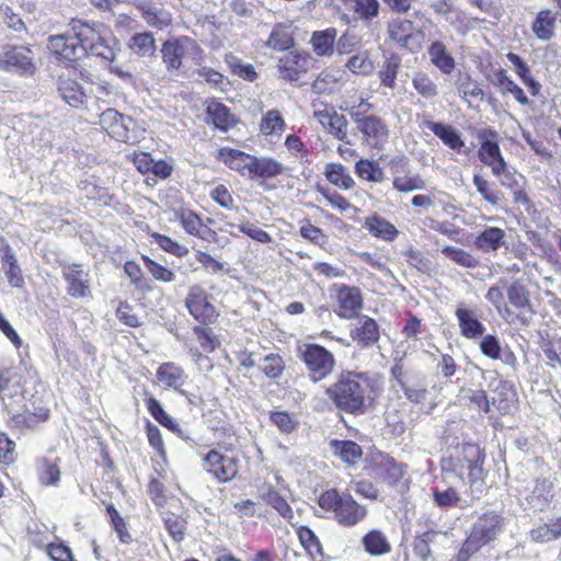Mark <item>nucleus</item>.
Wrapping results in <instances>:
<instances>
[{
    "label": "nucleus",
    "instance_id": "nucleus-1",
    "mask_svg": "<svg viewBox=\"0 0 561 561\" xmlns=\"http://www.w3.org/2000/svg\"><path fill=\"white\" fill-rule=\"evenodd\" d=\"M484 455L476 444H465L442 460L443 482L446 488H435L433 500L438 507H465L467 502L458 492V484H468L471 499H480L485 491Z\"/></svg>",
    "mask_w": 561,
    "mask_h": 561
},
{
    "label": "nucleus",
    "instance_id": "nucleus-2",
    "mask_svg": "<svg viewBox=\"0 0 561 561\" xmlns=\"http://www.w3.org/2000/svg\"><path fill=\"white\" fill-rule=\"evenodd\" d=\"M370 382L366 374L342 371L337 380L327 388L325 394L336 409L354 415L364 414L369 407Z\"/></svg>",
    "mask_w": 561,
    "mask_h": 561
},
{
    "label": "nucleus",
    "instance_id": "nucleus-3",
    "mask_svg": "<svg viewBox=\"0 0 561 561\" xmlns=\"http://www.w3.org/2000/svg\"><path fill=\"white\" fill-rule=\"evenodd\" d=\"M36 383V374L26 367H18L0 375V399L8 416L37 401Z\"/></svg>",
    "mask_w": 561,
    "mask_h": 561
},
{
    "label": "nucleus",
    "instance_id": "nucleus-4",
    "mask_svg": "<svg viewBox=\"0 0 561 561\" xmlns=\"http://www.w3.org/2000/svg\"><path fill=\"white\" fill-rule=\"evenodd\" d=\"M318 504L322 510L333 513L335 522L344 527L357 525L367 515L365 506L359 505L352 495L340 493L336 489L323 492Z\"/></svg>",
    "mask_w": 561,
    "mask_h": 561
},
{
    "label": "nucleus",
    "instance_id": "nucleus-5",
    "mask_svg": "<svg viewBox=\"0 0 561 561\" xmlns=\"http://www.w3.org/2000/svg\"><path fill=\"white\" fill-rule=\"evenodd\" d=\"M203 53L197 42L188 36L169 38L162 43L160 49L162 62L169 72L180 70L185 57L198 64L203 58Z\"/></svg>",
    "mask_w": 561,
    "mask_h": 561
},
{
    "label": "nucleus",
    "instance_id": "nucleus-6",
    "mask_svg": "<svg viewBox=\"0 0 561 561\" xmlns=\"http://www.w3.org/2000/svg\"><path fill=\"white\" fill-rule=\"evenodd\" d=\"M100 125L112 138L129 145L139 142L144 133L133 117L115 108H107L101 113Z\"/></svg>",
    "mask_w": 561,
    "mask_h": 561
},
{
    "label": "nucleus",
    "instance_id": "nucleus-7",
    "mask_svg": "<svg viewBox=\"0 0 561 561\" xmlns=\"http://www.w3.org/2000/svg\"><path fill=\"white\" fill-rule=\"evenodd\" d=\"M0 69L20 77H33L37 71V67L31 46L2 45L0 48Z\"/></svg>",
    "mask_w": 561,
    "mask_h": 561
},
{
    "label": "nucleus",
    "instance_id": "nucleus-8",
    "mask_svg": "<svg viewBox=\"0 0 561 561\" xmlns=\"http://www.w3.org/2000/svg\"><path fill=\"white\" fill-rule=\"evenodd\" d=\"M299 358L307 367L308 376L313 382L329 377L335 367L334 355L318 344H305L299 348Z\"/></svg>",
    "mask_w": 561,
    "mask_h": 561
},
{
    "label": "nucleus",
    "instance_id": "nucleus-9",
    "mask_svg": "<svg viewBox=\"0 0 561 561\" xmlns=\"http://www.w3.org/2000/svg\"><path fill=\"white\" fill-rule=\"evenodd\" d=\"M505 518L500 512L488 511L481 514L473 523L470 535V542H477L483 547L494 540L504 531Z\"/></svg>",
    "mask_w": 561,
    "mask_h": 561
},
{
    "label": "nucleus",
    "instance_id": "nucleus-10",
    "mask_svg": "<svg viewBox=\"0 0 561 561\" xmlns=\"http://www.w3.org/2000/svg\"><path fill=\"white\" fill-rule=\"evenodd\" d=\"M48 419L49 410L35 401L20 412L9 415L7 424L12 431L24 435L38 430Z\"/></svg>",
    "mask_w": 561,
    "mask_h": 561
},
{
    "label": "nucleus",
    "instance_id": "nucleus-11",
    "mask_svg": "<svg viewBox=\"0 0 561 561\" xmlns=\"http://www.w3.org/2000/svg\"><path fill=\"white\" fill-rule=\"evenodd\" d=\"M387 33L389 38L400 48L410 51L421 49L420 31H415L414 24L405 19H392L387 24Z\"/></svg>",
    "mask_w": 561,
    "mask_h": 561
},
{
    "label": "nucleus",
    "instance_id": "nucleus-12",
    "mask_svg": "<svg viewBox=\"0 0 561 561\" xmlns=\"http://www.w3.org/2000/svg\"><path fill=\"white\" fill-rule=\"evenodd\" d=\"M203 468L213 474L219 482H229L238 473V460L225 456L216 449L209 450L203 458Z\"/></svg>",
    "mask_w": 561,
    "mask_h": 561
},
{
    "label": "nucleus",
    "instance_id": "nucleus-13",
    "mask_svg": "<svg viewBox=\"0 0 561 561\" xmlns=\"http://www.w3.org/2000/svg\"><path fill=\"white\" fill-rule=\"evenodd\" d=\"M47 49L59 61L75 62L85 56V50L78 44L75 35L69 33L50 35L47 38Z\"/></svg>",
    "mask_w": 561,
    "mask_h": 561
},
{
    "label": "nucleus",
    "instance_id": "nucleus-14",
    "mask_svg": "<svg viewBox=\"0 0 561 561\" xmlns=\"http://www.w3.org/2000/svg\"><path fill=\"white\" fill-rule=\"evenodd\" d=\"M397 385L404 392L405 398L414 404L424 403L428 396L427 380L425 375L421 373H412L405 376L402 375L401 369L392 370Z\"/></svg>",
    "mask_w": 561,
    "mask_h": 561
},
{
    "label": "nucleus",
    "instance_id": "nucleus-15",
    "mask_svg": "<svg viewBox=\"0 0 561 561\" xmlns=\"http://www.w3.org/2000/svg\"><path fill=\"white\" fill-rule=\"evenodd\" d=\"M353 121L357 129L365 136L366 140L374 148H382L389 137V129L386 122L376 115H369L367 118L359 117L358 113H353Z\"/></svg>",
    "mask_w": 561,
    "mask_h": 561
},
{
    "label": "nucleus",
    "instance_id": "nucleus-16",
    "mask_svg": "<svg viewBox=\"0 0 561 561\" xmlns=\"http://www.w3.org/2000/svg\"><path fill=\"white\" fill-rule=\"evenodd\" d=\"M70 32L75 35L78 44L85 50V56L89 55L91 45H94L98 41H102L107 32L106 26L100 22L82 21L72 19L69 23Z\"/></svg>",
    "mask_w": 561,
    "mask_h": 561
},
{
    "label": "nucleus",
    "instance_id": "nucleus-17",
    "mask_svg": "<svg viewBox=\"0 0 561 561\" xmlns=\"http://www.w3.org/2000/svg\"><path fill=\"white\" fill-rule=\"evenodd\" d=\"M186 306L190 313L204 324L213 322L217 316L215 307L208 301L205 293L197 286L192 288L186 299Z\"/></svg>",
    "mask_w": 561,
    "mask_h": 561
},
{
    "label": "nucleus",
    "instance_id": "nucleus-18",
    "mask_svg": "<svg viewBox=\"0 0 561 561\" xmlns=\"http://www.w3.org/2000/svg\"><path fill=\"white\" fill-rule=\"evenodd\" d=\"M379 335V325L367 316L358 317L350 331L352 340L362 348L376 344Z\"/></svg>",
    "mask_w": 561,
    "mask_h": 561
},
{
    "label": "nucleus",
    "instance_id": "nucleus-19",
    "mask_svg": "<svg viewBox=\"0 0 561 561\" xmlns=\"http://www.w3.org/2000/svg\"><path fill=\"white\" fill-rule=\"evenodd\" d=\"M156 377L161 385L174 389L190 400L188 393L182 389L187 375L180 365L173 362L162 363L157 369Z\"/></svg>",
    "mask_w": 561,
    "mask_h": 561
},
{
    "label": "nucleus",
    "instance_id": "nucleus-20",
    "mask_svg": "<svg viewBox=\"0 0 561 561\" xmlns=\"http://www.w3.org/2000/svg\"><path fill=\"white\" fill-rule=\"evenodd\" d=\"M340 311L337 314L342 318H352L362 309L363 298L359 289L354 286L342 285L336 290Z\"/></svg>",
    "mask_w": 561,
    "mask_h": 561
},
{
    "label": "nucleus",
    "instance_id": "nucleus-21",
    "mask_svg": "<svg viewBox=\"0 0 561 561\" xmlns=\"http://www.w3.org/2000/svg\"><path fill=\"white\" fill-rule=\"evenodd\" d=\"M553 483L547 478H537L533 481V488L527 494L525 500L527 503L538 511H543L553 497Z\"/></svg>",
    "mask_w": 561,
    "mask_h": 561
},
{
    "label": "nucleus",
    "instance_id": "nucleus-22",
    "mask_svg": "<svg viewBox=\"0 0 561 561\" xmlns=\"http://www.w3.org/2000/svg\"><path fill=\"white\" fill-rule=\"evenodd\" d=\"M456 317L460 332L465 337L473 340L482 336L484 333V325L478 320L476 312L467 308L465 304L458 305L456 309Z\"/></svg>",
    "mask_w": 561,
    "mask_h": 561
},
{
    "label": "nucleus",
    "instance_id": "nucleus-23",
    "mask_svg": "<svg viewBox=\"0 0 561 561\" xmlns=\"http://www.w3.org/2000/svg\"><path fill=\"white\" fill-rule=\"evenodd\" d=\"M58 93L61 99L73 108L82 107L87 101V94L82 85L70 78H59Z\"/></svg>",
    "mask_w": 561,
    "mask_h": 561
},
{
    "label": "nucleus",
    "instance_id": "nucleus-24",
    "mask_svg": "<svg viewBox=\"0 0 561 561\" xmlns=\"http://www.w3.org/2000/svg\"><path fill=\"white\" fill-rule=\"evenodd\" d=\"M207 123H211L216 128L227 131L234 127L237 119L234 115L230 113L229 108L217 101L208 103L206 108Z\"/></svg>",
    "mask_w": 561,
    "mask_h": 561
},
{
    "label": "nucleus",
    "instance_id": "nucleus-25",
    "mask_svg": "<svg viewBox=\"0 0 561 561\" xmlns=\"http://www.w3.org/2000/svg\"><path fill=\"white\" fill-rule=\"evenodd\" d=\"M218 159L221 160L231 170H234L242 175L248 173L250 176V165L252 163V159H254V156L237 149L221 148L218 152Z\"/></svg>",
    "mask_w": 561,
    "mask_h": 561
},
{
    "label": "nucleus",
    "instance_id": "nucleus-26",
    "mask_svg": "<svg viewBox=\"0 0 561 561\" xmlns=\"http://www.w3.org/2000/svg\"><path fill=\"white\" fill-rule=\"evenodd\" d=\"M285 171L284 165L273 158L255 157L250 165V178L273 179Z\"/></svg>",
    "mask_w": 561,
    "mask_h": 561
},
{
    "label": "nucleus",
    "instance_id": "nucleus-27",
    "mask_svg": "<svg viewBox=\"0 0 561 561\" xmlns=\"http://www.w3.org/2000/svg\"><path fill=\"white\" fill-rule=\"evenodd\" d=\"M425 126L428 127L435 136H437L446 146L449 148L461 151L465 147V142L460 137V133L450 125L426 121Z\"/></svg>",
    "mask_w": 561,
    "mask_h": 561
},
{
    "label": "nucleus",
    "instance_id": "nucleus-28",
    "mask_svg": "<svg viewBox=\"0 0 561 561\" xmlns=\"http://www.w3.org/2000/svg\"><path fill=\"white\" fill-rule=\"evenodd\" d=\"M505 231L497 227H486L474 240V247L483 252H495L505 240Z\"/></svg>",
    "mask_w": 561,
    "mask_h": 561
},
{
    "label": "nucleus",
    "instance_id": "nucleus-29",
    "mask_svg": "<svg viewBox=\"0 0 561 561\" xmlns=\"http://www.w3.org/2000/svg\"><path fill=\"white\" fill-rule=\"evenodd\" d=\"M127 46L141 58L152 57L157 50L156 39L151 32L135 33L128 39Z\"/></svg>",
    "mask_w": 561,
    "mask_h": 561
},
{
    "label": "nucleus",
    "instance_id": "nucleus-30",
    "mask_svg": "<svg viewBox=\"0 0 561 561\" xmlns=\"http://www.w3.org/2000/svg\"><path fill=\"white\" fill-rule=\"evenodd\" d=\"M337 32L334 27L313 32L310 43L318 56H331L334 51V44Z\"/></svg>",
    "mask_w": 561,
    "mask_h": 561
},
{
    "label": "nucleus",
    "instance_id": "nucleus-31",
    "mask_svg": "<svg viewBox=\"0 0 561 561\" xmlns=\"http://www.w3.org/2000/svg\"><path fill=\"white\" fill-rule=\"evenodd\" d=\"M332 453L348 465H355L363 456L362 447L353 440H331Z\"/></svg>",
    "mask_w": 561,
    "mask_h": 561
},
{
    "label": "nucleus",
    "instance_id": "nucleus-32",
    "mask_svg": "<svg viewBox=\"0 0 561 561\" xmlns=\"http://www.w3.org/2000/svg\"><path fill=\"white\" fill-rule=\"evenodd\" d=\"M376 477L382 482L394 485L397 484L404 476L403 466L396 462L393 458H388L382 460L375 468Z\"/></svg>",
    "mask_w": 561,
    "mask_h": 561
},
{
    "label": "nucleus",
    "instance_id": "nucleus-33",
    "mask_svg": "<svg viewBox=\"0 0 561 561\" xmlns=\"http://www.w3.org/2000/svg\"><path fill=\"white\" fill-rule=\"evenodd\" d=\"M431 61L445 75H449L455 68V60L447 53L445 45L436 41L428 48Z\"/></svg>",
    "mask_w": 561,
    "mask_h": 561
},
{
    "label": "nucleus",
    "instance_id": "nucleus-34",
    "mask_svg": "<svg viewBox=\"0 0 561 561\" xmlns=\"http://www.w3.org/2000/svg\"><path fill=\"white\" fill-rule=\"evenodd\" d=\"M260 496L265 503L275 508L284 518L291 519L294 517V512L287 501L273 486H263L260 490Z\"/></svg>",
    "mask_w": 561,
    "mask_h": 561
},
{
    "label": "nucleus",
    "instance_id": "nucleus-35",
    "mask_svg": "<svg viewBox=\"0 0 561 561\" xmlns=\"http://www.w3.org/2000/svg\"><path fill=\"white\" fill-rule=\"evenodd\" d=\"M365 227L371 234L386 241L393 240L398 234L397 228L378 215L366 218Z\"/></svg>",
    "mask_w": 561,
    "mask_h": 561
},
{
    "label": "nucleus",
    "instance_id": "nucleus-36",
    "mask_svg": "<svg viewBox=\"0 0 561 561\" xmlns=\"http://www.w3.org/2000/svg\"><path fill=\"white\" fill-rule=\"evenodd\" d=\"M300 543L313 561H321L323 557L322 545L316 534L307 526L297 530Z\"/></svg>",
    "mask_w": 561,
    "mask_h": 561
},
{
    "label": "nucleus",
    "instance_id": "nucleus-37",
    "mask_svg": "<svg viewBox=\"0 0 561 561\" xmlns=\"http://www.w3.org/2000/svg\"><path fill=\"white\" fill-rule=\"evenodd\" d=\"M365 551L371 556H381L390 552L391 546L380 530H370L362 539Z\"/></svg>",
    "mask_w": 561,
    "mask_h": 561
},
{
    "label": "nucleus",
    "instance_id": "nucleus-38",
    "mask_svg": "<svg viewBox=\"0 0 561 561\" xmlns=\"http://www.w3.org/2000/svg\"><path fill=\"white\" fill-rule=\"evenodd\" d=\"M324 174L329 182L344 190H350L355 184L347 169L341 163L327 164Z\"/></svg>",
    "mask_w": 561,
    "mask_h": 561
},
{
    "label": "nucleus",
    "instance_id": "nucleus-39",
    "mask_svg": "<svg viewBox=\"0 0 561 561\" xmlns=\"http://www.w3.org/2000/svg\"><path fill=\"white\" fill-rule=\"evenodd\" d=\"M0 259L2 268L5 270V274L10 280H19L21 278V268L18 265L11 247L3 238H0Z\"/></svg>",
    "mask_w": 561,
    "mask_h": 561
},
{
    "label": "nucleus",
    "instance_id": "nucleus-40",
    "mask_svg": "<svg viewBox=\"0 0 561 561\" xmlns=\"http://www.w3.org/2000/svg\"><path fill=\"white\" fill-rule=\"evenodd\" d=\"M482 136L485 138H495L497 136V133L493 129H485L483 130ZM501 156L502 154L500 151V147L496 141L490 139H485L484 141H482L481 147L478 151L479 160L482 163H484L485 165L491 164L492 161L496 160Z\"/></svg>",
    "mask_w": 561,
    "mask_h": 561
},
{
    "label": "nucleus",
    "instance_id": "nucleus-41",
    "mask_svg": "<svg viewBox=\"0 0 561 561\" xmlns=\"http://www.w3.org/2000/svg\"><path fill=\"white\" fill-rule=\"evenodd\" d=\"M266 45L275 50H286L294 45V38L289 27L283 24H276L266 42Z\"/></svg>",
    "mask_w": 561,
    "mask_h": 561
},
{
    "label": "nucleus",
    "instance_id": "nucleus-42",
    "mask_svg": "<svg viewBox=\"0 0 561 561\" xmlns=\"http://www.w3.org/2000/svg\"><path fill=\"white\" fill-rule=\"evenodd\" d=\"M556 16L549 10H542L538 13L533 23V31L538 38L547 41L553 36Z\"/></svg>",
    "mask_w": 561,
    "mask_h": 561
},
{
    "label": "nucleus",
    "instance_id": "nucleus-43",
    "mask_svg": "<svg viewBox=\"0 0 561 561\" xmlns=\"http://www.w3.org/2000/svg\"><path fill=\"white\" fill-rule=\"evenodd\" d=\"M147 409L154 417V420L158 421L162 426L174 433L181 432L179 423L163 410L161 403L156 398L150 397L148 399Z\"/></svg>",
    "mask_w": 561,
    "mask_h": 561
},
{
    "label": "nucleus",
    "instance_id": "nucleus-44",
    "mask_svg": "<svg viewBox=\"0 0 561 561\" xmlns=\"http://www.w3.org/2000/svg\"><path fill=\"white\" fill-rule=\"evenodd\" d=\"M323 116L328 118V123L323 121H321V123L328 127L330 134H332L336 139L350 144L347 140L348 123L345 116L337 114L336 112H333L332 114L327 113Z\"/></svg>",
    "mask_w": 561,
    "mask_h": 561
},
{
    "label": "nucleus",
    "instance_id": "nucleus-45",
    "mask_svg": "<svg viewBox=\"0 0 561 561\" xmlns=\"http://www.w3.org/2000/svg\"><path fill=\"white\" fill-rule=\"evenodd\" d=\"M461 397L466 402L476 407L479 411L488 414L490 413V401L488 394L482 389L461 388Z\"/></svg>",
    "mask_w": 561,
    "mask_h": 561
},
{
    "label": "nucleus",
    "instance_id": "nucleus-46",
    "mask_svg": "<svg viewBox=\"0 0 561 561\" xmlns=\"http://www.w3.org/2000/svg\"><path fill=\"white\" fill-rule=\"evenodd\" d=\"M401 60L397 55H391L387 58L379 71V78L385 87L393 89L396 87V79L398 69L400 68Z\"/></svg>",
    "mask_w": 561,
    "mask_h": 561
},
{
    "label": "nucleus",
    "instance_id": "nucleus-47",
    "mask_svg": "<svg viewBox=\"0 0 561 561\" xmlns=\"http://www.w3.org/2000/svg\"><path fill=\"white\" fill-rule=\"evenodd\" d=\"M413 88L425 99L437 96L438 90L435 82L424 72H417L412 80Z\"/></svg>",
    "mask_w": 561,
    "mask_h": 561
},
{
    "label": "nucleus",
    "instance_id": "nucleus-48",
    "mask_svg": "<svg viewBox=\"0 0 561 561\" xmlns=\"http://www.w3.org/2000/svg\"><path fill=\"white\" fill-rule=\"evenodd\" d=\"M378 0H354L353 10L362 21L370 22L379 15Z\"/></svg>",
    "mask_w": 561,
    "mask_h": 561
},
{
    "label": "nucleus",
    "instance_id": "nucleus-49",
    "mask_svg": "<svg viewBox=\"0 0 561 561\" xmlns=\"http://www.w3.org/2000/svg\"><path fill=\"white\" fill-rule=\"evenodd\" d=\"M280 59L284 61V65L293 67L299 73H306L313 62V58L310 54L298 51H291Z\"/></svg>",
    "mask_w": 561,
    "mask_h": 561
},
{
    "label": "nucleus",
    "instance_id": "nucleus-50",
    "mask_svg": "<svg viewBox=\"0 0 561 561\" xmlns=\"http://www.w3.org/2000/svg\"><path fill=\"white\" fill-rule=\"evenodd\" d=\"M38 478L45 485H54L60 479V471L57 465L50 463L46 458L38 461Z\"/></svg>",
    "mask_w": 561,
    "mask_h": 561
},
{
    "label": "nucleus",
    "instance_id": "nucleus-51",
    "mask_svg": "<svg viewBox=\"0 0 561 561\" xmlns=\"http://www.w3.org/2000/svg\"><path fill=\"white\" fill-rule=\"evenodd\" d=\"M141 11V16L144 20L151 26L163 28L167 26L170 22L168 14L163 13L162 11H159L157 8L146 4L139 7Z\"/></svg>",
    "mask_w": 561,
    "mask_h": 561
},
{
    "label": "nucleus",
    "instance_id": "nucleus-52",
    "mask_svg": "<svg viewBox=\"0 0 561 561\" xmlns=\"http://www.w3.org/2000/svg\"><path fill=\"white\" fill-rule=\"evenodd\" d=\"M151 237L154 239V241L159 244L161 249L178 257L185 256L188 253V249L185 245L178 243L176 241L172 240L167 236L153 232Z\"/></svg>",
    "mask_w": 561,
    "mask_h": 561
},
{
    "label": "nucleus",
    "instance_id": "nucleus-53",
    "mask_svg": "<svg viewBox=\"0 0 561 561\" xmlns=\"http://www.w3.org/2000/svg\"><path fill=\"white\" fill-rule=\"evenodd\" d=\"M260 368L268 378L275 379L282 375L285 365L279 355L268 354L263 358Z\"/></svg>",
    "mask_w": 561,
    "mask_h": 561
},
{
    "label": "nucleus",
    "instance_id": "nucleus-54",
    "mask_svg": "<svg viewBox=\"0 0 561 561\" xmlns=\"http://www.w3.org/2000/svg\"><path fill=\"white\" fill-rule=\"evenodd\" d=\"M285 127V122L277 110H271L266 113L261 122V131L271 135Z\"/></svg>",
    "mask_w": 561,
    "mask_h": 561
},
{
    "label": "nucleus",
    "instance_id": "nucleus-55",
    "mask_svg": "<svg viewBox=\"0 0 561 561\" xmlns=\"http://www.w3.org/2000/svg\"><path fill=\"white\" fill-rule=\"evenodd\" d=\"M443 254H445L448 259L451 261L467 266V267H473L478 264V261L468 252L463 251L460 248L455 247H445L442 250Z\"/></svg>",
    "mask_w": 561,
    "mask_h": 561
},
{
    "label": "nucleus",
    "instance_id": "nucleus-56",
    "mask_svg": "<svg viewBox=\"0 0 561 561\" xmlns=\"http://www.w3.org/2000/svg\"><path fill=\"white\" fill-rule=\"evenodd\" d=\"M106 512L111 518V523L115 531L117 533L119 540L124 543L128 542L130 535L127 531L124 518L119 515L118 511L113 504L106 506Z\"/></svg>",
    "mask_w": 561,
    "mask_h": 561
},
{
    "label": "nucleus",
    "instance_id": "nucleus-57",
    "mask_svg": "<svg viewBox=\"0 0 561 561\" xmlns=\"http://www.w3.org/2000/svg\"><path fill=\"white\" fill-rule=\"evenodd\" d=\"M271 421L279 431L283 433L289 434L295 431L297 426V422L294 417L285 411H277L271 413Z\"/></svg>",
    "mask_w": 561,
    "mask_h": 561
},
{
    "label": "nucleus",
    "instance_id": "nucleus-58",
    "mask_svg": "<svg viewBox=\"0 0 561 561\" xmlns=\"http://www.w3.org/2000/svg\"><path fill=\"white\" fill-rule=\"evenodd\" d=\"M89 55L100 57L106 61H113L115 59V50L110 45L106 36H102V41H98L94 45H91L89 49Z\"/></svg>",
    "mask_w": 561,
    "mask_h": 561
},
{
    "label": "nucleus",
    "instance_id": "nucleus-59",
    "mask_svg": "<svg viewBox=\"0 0 561 561\" xmlns=\"http://www.w3.org/2000/svg\"><path fill=\"white\" fill-rule=\"evenodd\" d=\"M346 67L353 73L368 75L373 71V61L366 55H355L351 57L346 64Z\"/></svg>",
    "mask_w": 561,
    "mask_h": 561
},
{
    "label": "nucleus",
    "instance_id": "nucleus-60",
    "mask_svg": "<svg viewBox=\"0 0 561 561\" xmlns=\"http://www.w3.org/2000/svg\"><path fill=\"white\" fill-rule=\"evenodd\" d=\"M473 184L477 191L482 195V197L490 203L491 205H497L500 203V193L493 192L490 190V184L482 176L476 174L473 176Z\"/></svg>",
    "mask_w": 561,
    "mask_h": 561
},
{
    "label": "nucleus",
    "instance_id": "nucleus-61",
    "mask_svg": "<svg viewBox=\"0 0 561 561\" xmlns=\"http://www.w3.org/2000/svg\"><path fill=\"white\" fill-rule=\"evenodd\" d=\"M425 186V182L420 176H402L393 180V187L399 192H412L422 190Z\"/></svg>",
    "mask_w": 561,
    "mask_h": 561
},
{
    "label": "nucleus",
    "instance_id": "nucleus-62",
    "mask_svg": "<svg viewBox=\"0 0 561 561\" xmlns=\"http://www.w3.org/2000/svg\"><path fill=\"white\" fill-rule=\"evenodd\" d=\"M194 333L197 336V340H198V342L201 344V347L205 352L210 353V352H213L217 347L218 342L215 339V336L213 335L210 329H207V328H204V327H195L194 328Z\"/></svg>",
    "mask_w": 561,
    "mask_h": 561
},
{
    "label": "nucleus",
    "instance_id": "nucleus-63",
    "mask_svg": "<svg viewBox=\"0 0 561 561\" xmlns=\"http://www.w3.org/2000/svg\"><path fill=\"white\" fill-rule=\"evenodd\" d=\"M507 295L511 304L517 308H523L528 304V294L520 283L510 286Z\"/></svg>",
    "mask_w": 561,
    "mask_h": 561
},
{
    "label": "nucleus",
    "instance_id": "nucleus-64",
    "mask_svg": "<svg viewBox=\"0 0 561 561\" xmlns=\"http://www.w3.org/2000/svg\"><path fill=\"white\" fill-rule=\"evenodd\" d=\"M47 553L51 561H73L70 548L62 543L48 545Z\"/></svg>",
    "mask_w": 561,
    "mask_h": 561
}]
</instances>
